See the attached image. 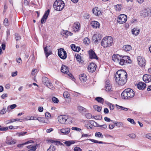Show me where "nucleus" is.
<instances>
[{
  "label": "nucleus",
  "instance_id": "23",
  "mask_svg": "<svg viewBox=\"0 0 151 151\" xmlns=\"http://www.w3.org/2000/svg\"><path fill=\"white\" fill-rule=\"evenodd\" d=\"M80 80L83 82H85L87 80V76L85 74H81L79 76Z\"/></svg>",
  "mask_w": 151,
  "mask_h": 151
},
{
  "label": "nucleus",
  "instance_id": "22",
  "mask_svg": "<svg viewBox=\"0 0 151 151\" xmlns=\"http://www.w3.org/2000/svg\"><path fill=\"white\" fill-rule=\"evenodd\" d=\"M70 131V129L69 128H63L60 130L61 132L63 134L67 135L68 134Z\"/></svg>",
  "mask_w": 151,
  "mask_h": 151
},
{
  "label": "nucleus",
  "instance_id": "54",
  "mask_svg": "<svg viewBox=\"0 0 151 151\" xmlns=\"http://www.w3.org/2000/svg\"><path fill=\"white\" fill-rule=\"evenodd\" d=\"M15 39L17 41L21 39V37L19 36L17 33L15 34Z\"/></svg>",
  "mask_w": 151,
  "mask_h": 151
},
{
  "label": "nucleus",
  "instance_id": "17",
  "mask_svg": "<svg viewBox=\"0 0 151 151\" xmlns=\"http://www.w3.org/2000/svg\"><path fill=\"white\" fill-rule=\"evenodd\" d=\"M143 80L146 83H148L151 81V76L148 74H145L143 77Z\"/></svg>",
  "mask_w": 151,
  "mask_h": 151
},
{
  "label": "nucleus",
  "instance_id": "44",
  "mask_svg": "<svg viewBox=\"0 0 151 151\" xmlns=\"http://www.w3.org/2000/svg\"><path fill=\"white\" fill-rule=\"evenodd\" d=\"M86 118L88 119H90L91 118H93V116H92L91 114L89 113L86 114Z\"/></svg>",
  "mask_w": 151,
  "mask_h": 151
},
{
  "label": "nucleus",
  "instance_id": "2",
  "mask_svg": "<svg viewBox=\"0 0 151 151\" xmlns=\"http://www.w3.org/2000/svg\"><path fill=\"white\" fill-rule=\"evenodd\" d=\"M112 58L114 61L121 65H124L126 63H130L131 62L130 57L128 56L121 57L118 54H114Z\"/></svg>",
  "mask_w": 151,
  "mask_h": 151
},
{
  "label": "nucleus",
  "instance_id": "57",
  "mask_svg": "<svg viewBox=\"0 0 151 151\" xmlns=\"http://www.w3.org/2000/svg\"><path fill=\"white\" fill-rule=\"evenodd\" d=\"M37 149V148L36 146H33L28 151H35Z\"/></svg>",
  "mask_w": 151,
  "mask_h": 151
},
{
  "label": "nucleus",
  "instance_id": "4",
  "mask_svg": "<svg viewBox=\"0 0 151 151\" xmlns=\"http://www.w3.org/2000/svg\"><path fill=\"white\" fill-rule=\"evenodd\" d=\"M113 42V39L111 36L105 37L102 40L101 45L104 47H106L111 45Z\"/></svg>",
  "mask_w": 151,
  "mask_h": 151
},
{
  "label": "nucleus",
  "instance_id": "45",
  "mask_svg": "<svg viewBox=\"0 0 151 151\" xmlns=\"http://www.w3.org/2000/svg\"><path fill=\"white\" fill-rule=\"evenodd\" d=\"M16 61L18 63L19 65H21L22 63V61L20 58H19L18 59L17 58Z\"/></svg>",
  "mask_w": 151,
  "mask_h": 151
},
{
  "label": "nucleus",
  "instance_id": "10",
  "mask_svg": "<svg viewBox=\"0 0 151 151\" xmlns=\"http://www.w3.org/2000/svg\"><path fill=\"white\" fill-rule=\"evenodd\" d=\"M142 15L145 17L151 16V9H145L143 10L142 12Z\"/></svg>",
  "mask_w": 151,
  "mask_h": 151
},
{
  "label": "nucleus",
  "instance_id": "51",
  "mask_svg": "<svg viewBox=\"0 0 151 151\" xmlns=\"http://www.w3.org/2000/svg\"><path fill=\"white\" fill-rule=\"evenodd\" d=\"M45 115L46 118L47 119H49L51 116L50 114L48 112H47L45 113Z\"/></svg>",
  "mask_w": 151,
  "mask_h": 151
},
{
  "label": "nucleus",
  "instance_id": "55",
  "mask_svg": "<svg viewBox=\"0 0 151 151\" xmlns=\"http://www.w3.org/2000/svg\"><path fill=\"white\" fill-rule=\"evenodd\" d=\"M127 120L128 121L130 122L131 124H136L134 120L130 118H128L127 119Z\"/></svg>",
  "mask_w": 151,
  "mask_h": 151
},
{
  "label": "nucleus",
  "instance_id": "61",
  "mask_svg": "<svg viewBox=\"0 0 151 151\" xmlns=\"http://www.w3.org/2000/svg\"><path fill=\"white\" fill-rule=\"evenodd\" d=\"M146 137L147 138L151 140V134H147L146 135Z\"/></svg>",
  "mask_w": 151,
  "mask_h": 151
},
{
  "label": "nucleus",
  "instance_id": "9",
  "mask_svg": "<svg viewBox=\"0 0 151 151\" xmlns=\"http://www.w3.org/2000/svg\"><path fill=\"white\" fill-rule=\"evenodd\" d=\"M127 19L126 15L124 14H120L118 17L117 21L120 24H123L125 22Z\"/></svg>",
  "mask_w": 151,
  "mask_h": 151
},
{
  "label": "nucleus",
  "instance_id": "39",
  "mask_svg": "<svg viewBox=\"0 0 151 151\" xmlns=\"http://www.w3.org/2000/svg\"><path fill=\"white\" fill-rule=\"evenodd\" d=\"M55 148L54 147V146L52 145H51L50 146L49 148H48L47 151H55Z\"/></svg>",
  "mask_w": 151,
  "mask_h": 151
},
{
  "label": "nucleus",
  "instance_id": "64",
  "mask_svg": "<svg viewBox=\"0 0 151 151\" xmlns=\"http://www.w3.org/2000/svg\"><path fill=\"white\" fill-rule=\"evenodd\" d=\"M123 124L122 122H118V125H117V127H123Z\"/></svg>",
  "mask_w": 151,
  "mask_h": 151
},
{
  "label": "nucleus",
  "instance_id": "46",
  "mask_svg": "<svg viewBox=\"0 0 151 151\" xmlns=\"http://www.w3.org/2000/svg\"><path fill=\"white\" fill-rule=\"evenodd\" d=\"M107 105L109 106V108L111 110H113L114 109V106L113 105L110 103H108Z\"/></svg>",
  "mask_w": 151,
  "mask_h": 151
},
{
  "label": "nucleus",
  "instance_id": "58",
  "mask_svg": "<svg viewBox=\"0 0 151 151\" xmlns=\"http://www.w3.org/2000/svg\"><path fill=\"white\" fill-rule=\"evenodd\" d=\"M74 151H82L81 149L79 147H76L74 149Z\"/></svg>",
  "mask_w": 151,
  "mask_h": 151
},
{
  "label": "nucleus",
  "instance_id": "29",
  "mask_svg": "<svg viewBox=\"0 0 151 151\" xmlns=\"http://www.w3.org/2000/svg\"><path fill=\"white\" fill-rule=\"evenodd\" d=\"M139 30L137 29V28H134L132 31V33L133 35H137L139 34Z\"/></svg>",
  "mask_w": 151,
  "mask_h": 151
},
{
  "label": "nucleus",
  "instance_id": "48",
  "mask_svg": "<svg viewBox=\"0 0 151 151\" xmlns=\"http://www.w3.org/2000/svg\"><path fill=\"white\" fill-rule=\"evenodd\" d=\"M94 38H96V40H95V42H98L99 40H101V38L99 37V35H96L94 36Z\"/></svg>",
  "mask_w": 151,
  "mask_h": 151
},
{
  "label": "nucleus",
  "instance_id": "41",
  "mask_svg": "<svg viewBox=\"0 0 151 151\" xmlns=\"http://www.w3.org/2000/svg\"><path fill=\"white\" fill-rule=\"evenodd\" d=\"M27 133V132H19V133H17V135L18 136L20 137V136H22L25 134H26Z\"/></svg>",
  "mask_w": 151,
  "mask_h": 151
},
{
  "label": "nucleus",
  "instance_id": "1",
  "mask_svg": "<svg viewBox=\"0 0 151 151\" xmlns=\"http://www.w3.org/2000/svg\"><path fill=\"white\" fill-rule=\"evenodd\" d=\"M127 72L124 70H120L116 73L115 81L118 85L122 86L126 83L127 80Z\"/></svg>",
  "mask_w": 151,
  "mask_h": 151
},
{
  "label": "nucleus",
  "instance_id": "32",
  "mask_svg": "<svg viewBox=\"0 0 151 151\" xmlns=\"http://www.w3.org/2000/svg\"><path fill=\"white\" fill-rule=\"evenodd\" d=\"M75 143V141L73 140H71V141H66L65 143L67 146H69L71 144H73Z\"/></svg>",
  "mask_w": 151,
  "mask_h": 151
},
{
  "label": "nucleus",
  "instance_id": "5",
  "mask_svg": "<svg viewBox=\"0 0 151 151\" xmlns=\"http://www.w3.org/2000/svg\"><path fill=\"white\" fill-rule=\"evenodd\" d=\"M53 7L56 11H60L64 7V3L62 0H56L54 4Z\"/></svg>",
  "mask_w": 151,
  "mask_h": 151
},
{
  "label": "nucleus",
  "instance_id": "36",
  "mask_svg": "<svg viewBox=\"0 0 151 151\" xmlns=\"http://www.w3.org/2000/svg\"><path fill=\"white\" fill-rule=\"evenodd\" d=\"M93 108L95 109V110L97 111H100L101 110V108L100 106H98L97 105H94L93 106Z\"/></svg>",
  "mask_w": 151,
  "mask_h": 151
},
{
  "label": "nucleus",
  "instance_id": "33",
  "mask_svg": "<svg viewBox=\"0 0 151 151\" xmlns=\"http://www.w3.org/2000/svg\"><path fill=\"white\" fill-rule=\"evenodd\" d=\"M87 140H89L91 141L92 142L95 143H99V144H104V142L100 141H99L98 140H96L95 139H87Z\"/></svg>",
  "mask_w": 151,
  "mask_h": 151
},
{
  "label": "nucleus",
  "instance_id": "28",
  "mask_svg": "<svg viewBox=\"0 0 151 151\" xmlns=\"http://www.w3.org/2000/svg\"><path fill=\"white\" fill-rule=\"evenodd\" d=\"M63 96L65 98H67L70 99V94L67 91H65L63 93ZM70 100L68 101V102H70Z\"/></svg>",
  "mask_w": 151,
  "mask_h": 151
},
{
  "label": "nucleus",
  "instance_id": "30",
  "mask_svg": "<svg viewBox=\"0 0 151 151\" xmlns=\"http://www.w3.org/2000/svg\"><path fill=\"white\" fill-rule=\"evenodd\" d=\"M95 136L96 137H98L100 138H103L104 137L103 136L102 133L99 132H97L95 133Z\"/></svg>",
  "mask_w": 151,
  "mask_h": 151
},
{
  "label": "nucleus",
  "instance_id": "60",
  "mask_svg": "<svg viewBox=\"0 0 151 151\" xmlns=\"http://www.w3.org/2000/svg\"><path fill=\"white\" fill-rule=\"evenodd\" d=\"M6 109H3L1 111L0 114H5L6 113Z\"/></svg>",
  "mask_w": 151,
  "mask_h": 151
},
{
  "label": "nucleus",
  "instance_id": "16",
  "mask_svg": "<svg viewBox=\"0 0 151 151\" xmlns=\"http://www.w3.org/2000/svg\"><path fill=\"white\" fill-rule=\"evenodd\" d=\"M50 47V46H47L44 48V51L46 58H47L52 53V52L49 49Z\"/></svg>",
  "mask_w": 151,
  "mask_h": 151
},
{
  "label": "nucleus",
  "instance_id": "42",
  "mask_svg": "<svg viewBox=\"0 0 151 151\" xmlns=\"http://www.w3.org/2000/svg\"><path fill=\"white\" fill-rule=\"evenodd\" d=\"M52 99V101L54 103H58L59 102V100L58 98L55 97H53Z\"/></svg>",
  "mask_w": 151,
  "mask_h": 151
},
{
  "label": "nucleus",
  "instance_id": "50",
  "mask_svg": "<svg viewBox=\"0 0 151 151\" xmlns=\"http://www.w3.org/2000/svg\"><path fill=\"white\" fill-rule=\"evenodd\" d=\"M129 136L131 138L134 139L136 137V135L135 134L132 133L129 135Z\"/></svg>",
  "mask_w": 151,
  "mask_h": 151
},
{
  "label": "nucleus",
  "instance_id": "52",
  "mask_svg": "<svg viewBox=\"0 0 151 151\" xmlns=\"http://www.w3.org/2000/svg\"><path fill=\"white\" fill-rule=\"evenodd\" d=\"M8 19L6 18H5L4 21V24L5 26H7L8 25Z\"/></svg>",
  "mask_w": 151,
  "mask_h": 151
},
{
  "label": "nucleus",
  "instance_id": "31",
  "mask_svg": "<svg viewBox=\"0 0 151 151\" xmlns=\"http://www.w3.org/2000/svg\"><path fill=\"white\" fill-rule=\"evenodd\" d=\"M86 109L81 106H78V110L81 112L86 111Z\"/></svg>",
  "mask_w": 151,
  "mask_h": 151
},
{
  "label": "nucleus",
  "instance_id": "12",
  "mask_svg": "<svg viewBox=\"0 0 151 151\" xmlns=\"http://www.w3.org/2000/svg\"><path fill=\"white\" fill-rule=\"evenodd\" d=\"M96 65L94 63H92L88 65V69L89 72H93L94 71L96 68Z\"/></svg>",
  "mask_w": 151,
  "mask_h": 151
},
{
  "label": "nucleus",
  "instance_id": "59",
  "mask_svg": "<svg viewBox=\"0 0 151 151\" xmlns=\"http://www.w3.org/2000/svg\"><path fill=\"white\" fill-rule=\"evenodd\" d=\"M71 48L72 49V50L75 51V49H76V48L77 47H76L75 45L74 44H72L70 46Z\"/></svg>",
  "mask_w": 151,
  "mask_h": 151
},
{
  "label": "nucleus",
  "instance_id": "43",
  "mask_svg": "<svg viewBox=\"0 0 151 151\" xmlns=\"http://www.w3.org/2000/svg\"><path fill=\"white\" fill-rule=\"evenodd\" d=\"M76 60L79 62L82 63V60L81 58V57L79 55H77L76 57Z\"/></svg>",
  "mask_w": 151,
  "mask_h": 151
},
{
  "label": "nucleus",
  "instance_id": "15",
  "mask_svg": "<svg viewBox=\"0 0 151 151\" xmlns=\"http://www.w3.org/2000/svg\"><path fill=\"white\" fill-rule=\"evenodd\" d=\"M80 24L78 22H76L74 23L73 27V31L75 32H78L80 30Z\"/></svg>",
  "mask_w": 151,
  "mask_h": 151
},
{
  "label": "nucleus",
  "instance_id": "56",
  "mask_svg": "<svg viewBox=\"0 0 151 151\" xmlns=\"http://www.w3.org/2000/svg\"><path fill=\"white\" fill-rule=\"evenodd\" d=\"M8 129V128L7 127H1V126L0 125V131H6Z\"/></svg>",
  "mask_w": 151,
  "mask_h": 151
},
{
  "label": "nucleus",
  "instance_id": "25",
  "mask_svg": "<svg viewBox=\"0 0 151 151\" xmlns=\"http://www.w3.org/2000/svg\"><path fill=\"white\" fill-rule=\"evenodd\" d=\"M91 26L94 28H99V23L97 21H93L91 23Z\"/></svg>",
  "mask_w": 151,
  "mask_h": 151
},
{
  "label": "nucleus",
  "instance_id": "40",
  "mask_svg": "<svg viewBox=\"0 0 151 151\" xmlns=\"http://www.w3.org/2000/svg\"><path fill=\"white\" fill-rule=\"evenodd\" d=\"M36 119L42 123H45V122L44 118L42 117H38L37 118H36Z\"/></svg>",
  "mask_w": 151,
  "mask_h": 151
},
{
  "label": "nucleus",
  "instance_id": "47",
  "mask_svg": "<svg viewBox=\"0 0 151 151\" xmlns=\"http://www.w3.org/2000/svg\"><path fill=\"white\" fill-rule=\"evenodd\" d=\"M91 123L94 126L99 127V126L96 122L93 120L91 121Z\"/></svg>",
  "mask_w": 151,
  "mask_h": 151
},
{
  "label": "nucleus",
  "instance_id": "11",
  "mask_svg": "<svg viewBox=\"0 0 151 151\" xmlns=\"http://www.w3.org/2000/svg\"><path fill=\"white\" fill-rule=\"evenodd\" d=\"M138 64L140 66H144L145 65V60L144 58L141 56H138L137 58Z\"/></svg>",
  "mask_w": 151,
  "mask_h": 151
},
{
  "label": "nucleus",
  "instance_id": "18",
  "mask_svg": "<svg viewBox=\"0 0 151 151\" xmlns=\"http://www.w3.org/2000/svg\"><path fill=\"white\" fill-rule=\"evenodd\" d=\"M111 89V86L110 83V81L109 80H106V81L105 90L106 91H109Z\"/></svg>",
  "mask_w": 151,
  "mask_h": 151
},
{
  "label": "nucleus",
  "instance_id": "37",
  "mask_svg": "<svg viewBox=\"0 0 151 151\" xmlns=\"http://www.w3.org/2000/svg\"><path fill=\"white\" fill-rule=\"evenodd\" d=\"M122 6L121 4H117L115 6V8L117 11H120L122 8Z\"/></svg>",
  "mask_w": 151,
  "mask_h": 151
},
{
  "label": "nucleus",
  "instance_id": "19",
  "mask_svg": "<svg viewBox=\"0 0 151 151\" xmlns=\"http://www.w3.org/2000/svg\"><path fill=\"white\" fill-rule=\"evenodd\" d=\"M61 33L62 36H64L66 38H67L69 36L72 35L73 34V33L70 32L63 30L61 31Z\"/></svg>",
  "mask_w": 151,
  "mask_h": 151
},
{
  "label": "nucleus",
  "instance_id": "8",
  "mask_svg": "<svg viewBox=\"0 0 151 151\" xmlns=\"http://www.w3.org/2000/svg\"><path fill=\"white\" fill-rule=\"evenodd\" d=\"M42 81L43 84L46 85L49 88L51 89L53 86L51 83L49 81V79L45 77H44L42 78Z\"/></svg>",
  "mask_w": 151,
  "mask_h": 151
},
{
  "label": "nucleus",
  "instance_id": "38",
  "mask_svg": "<svg viewBox=\"0 0 151 151\" xmlns=\"http://www.w3.org/2000/svg\"><path fill=\"white\" fill-rule=\"evenodd\" d=\"M117 108L118 109H120L122 110H123L124 111H127L128 109L127 108L124 107L122 106H119L118 105H116Z\"/></svg>",
  "mask_w": 151,
  "mask_h": 151
},
{
  "label": "nucleus",
  "instance_id": "62",
  "mask_svg": "<svg viewBox=\"0 0 151 151\" xmlns=\"http://www.w3.org/2000/svg\"><path fill=\"white\" fill-rule=\"evenodd\" d=\"M38 111L40 112H42L43 110V108L42 106H40L38 108Z\"/></svg>",
  "mask_w": 151,
  "mask_h": 151
},
{
  "label": "nucleus",
  "instance_id": "35",
  "mask_svg": "<svg viewBox=\"0 0 151 151\" xmlns=\"http://www.w3.org/2000/svg\"><path fill=\"white\" fill-rule=\"evenodd\" d=\"M83 43L85 44L88 45L90 42V40L88 37L85 38L83 40Z\"/></svg>",
  "mask_w": 151,
  "mask_h": 151
},
{
  "label": "nucleus",
  "instance_id": "7",
  "mask_svg": "<svg viewBox=\"0 0 151 151\" xmlns=\"http://www.w3.org/2000/svg\"><path fill=\"white\" fill-rule=\"evenodd\" d=\"M58 54L62 59H65L67 57L66 52L63 48H60L58 50Z\"/></svg>",
  "mask_w": 151,
  "mask_h": 151
},
{
  "label": "nucleus",
  "instance_id": "21",
  "mask_svg": "<svg viewBox=\"0 0 151 151\" xmlns=\"http://www.w3.org/2000/svg\"><path fill=\"white\" fill-rule=\"evenodd\" d=\"M146 84L143 82H139L137 85V87L140 90L144 89L146 87Z\"/></svg>",
  "mask_w": 151,
  "mask_h": 151
},
{
  "label": "nucleus",
  "instance_id": "24",
  "mask_svg": "<svg viewBox=\"0 0 151 151\" xmlns=\"http://www.w3.org/2000/svg\"><path fill=\"white\" fill-rule=\"evenodd\" d=\"M61 71L62 73L65 74L68 73L69 71L68 67L64 65H62Z\"/></svg>",
  "mask_w": 151,
  "mask_h": 151
},
{
  "label": "nucleus",
  "instance_id": "53",
  "mask_svg": "<svg viewBox=\"0 0 151 151\" xmlns=\"http://www.w3.org/2000/svg\"><path fill=\"white\" fill-rule=\"evenodd\" d=\"M71 129L73 130H76L80 132L81 131V129L80 128L76 127H73L71 128Z\"/></svg>",
  "mask_w": 151,
  "mask_h": 151
},
{
  "label": "nucleus",
  "instance_id": "14",
  "mask_svg": "<svg viewBox=\"0 0 151 151\" xmlns=\"http://www.w3.org/2000/svg\"><path fill=\"white\" fill-rule=\"evenodd\" d=\"M88 53L89 57L91 59H95L96 60L98 59V58L95 52L92 50H90L88 51Z\"/></svg>",
  "mask_w": 151,
  "mask_h": 151
},
{
  "label": "nucleus",
  "instance_id": "13",
  "mask_svg": "<svg viewBox=\"0 0 151 151\" xmlns=\"http://www.w3.org/2000/svg\"><path fill=\"white\" fill-rule=\"evenodd\" d=\"M50 12V9H48L47 11L45 12L44 15L43 16V17L42 18L41 20V22L42 24H43L44 23H45L46 21V19L47 18V17L48 16L49 14V13Z\"/></svg>",
  "mask_w": 151,
  "mask_h": 151
},
{
  "label": "nucleus",
  "instance_id": "26",
  "mask_svg": "<svg viewBox=\"0 0 151 151\" xmlns=\"http://www.w3.org/2000/svg\"><path fill=\"white\" fill-rule=\"evenodd\" d=\"M123 48L126 51H129L132 49V47L129 45H124L123 46Z\"/></svg>",
  "mask_w": 151,
  "mask_h": 151
},
{
  "label": "nucleus",
  "instance_id": "6",
  "mask_svg": "<svg viewBox=\"0 0 151 151\" xmlns=\"http://www.w3.org/2000/svg\"><path fill=\"white\" fill-rule=\"evenodd\" d=\"M70 118L66 115H60L58 116V122L62 124H68L70 122Z\"/></svg>",
  "mask_w": 151,
  "mask_h": 151
},
{
  "label": "nucleus",
  "instance_id": "63",
  "mask_svg": "<svg viewBox=\"0 0 151 151\" xmlns=\"http://www.w3.org/2000/svg\"><path fill=\"white\" fill-rule=\"evenodd\" d=\"M7 93H4L1 96V97L3 99H4L7 96Z\"/></svg>",
  "mask_w": 151,
  "mask_h": 151
},
{
  "label": "nucleus",
  "instance_id": "20",
  "mask_svg": "<svg viewBox=\"0 0 151 151\" xmlns=\"http://www.w3.org/2000/svg\"><path fill=\"white\" fill-rule=\"evenodd\" d=\"M93 13L96 15L99 16L101 14V12L98 7H95L92 10Z\"/></svg>",
  "mask_w": 151,
  "mask_h": 151
},
{
  "label": "nucleus",
  "instance_id": "49",
  "mask_svg": "<svg viewBox=\"0 0 151 151\" xmlns=\"http://www.w3.org/2000/svg\"><path fill=\"white\" fill-rule=\"evenodd\" d=\"M17 106L16 104H13L10 106H8L7 109L10 108L11 109H13L17 107Z\"/></svg>",
  "mask_w": 151,
  "mask_h": 151
},
{
  "label": "nucleus",
  "instance_id": "27",
  "mask_svg": "<svg viewBox=\"0 0 151 151\" xmlns=\"http://www.w3.org/2000/svg\"><path fill=\"white\" fill-rule=\"evenodd\" d=\"M16 142V140L14 139H11L10 140H7L6 143L9 145H13Z\"/></svg>",
  "mask_w": 151,
  "mask_h": 151
},
{
  "label": "nucleus",
  "instance_id": "34",
  "mask_svg": "<svg viewBox=\"0 0 151 151\" xmlns=\"http://www.w3.org/2000/svg\"><path fill=\"white\" fill-rule=\"evenodd\" d=\"M95 99L98 102H99L100 103H103L104 101V99L103 98L99 97H96Z\"/></svg>",
  "mask_w": 151,
  "mask_h": 151
},
{
  "label": "nucleus",
  "instance_id": "3",
  "mask_svg": "<svg viewBox=\"0 0 151 151\" xmlns=\"http://www.w3.org/2000/svg\"><path fill=\"white\" fill-rule=\"evenodd\" d=\"M135 93L133 90L130 88L125 89L121 94L122 98L124 99H129L133 97Z\"/></svg>",
  "mask_w": 151,
  "mask_h": 151
}]
</instances>
